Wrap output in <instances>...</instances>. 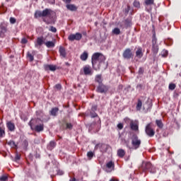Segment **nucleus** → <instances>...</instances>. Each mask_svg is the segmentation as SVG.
Here are the masks:
<instances>
[{
	"label": "nucleus",
	"instance_id": "obj_1",
	"mask_svg": "<svg viewBox=\"0 0 181 181\" xmlns=\"http://www.w3.org/2000/svg\"><path fill=\"white\" fill-rule=\"evenodd\" d=\"M52 12L53 11L50 8H45L42 11L37 10L35 12L34 18L35 19H37L38 18H51Z\"/></svg>",
	"mask_w": 181,
	"mask_h": 181
},
{
	"label": "nucleus",
	"instance_id": "obj_2",
	"mask_svg": "<svg viewBox=\"0 0 181 181\" xmlns=\"http://www.w3.org/2000/svg\"><path fill=\"white\" fill-rule=\"evenodd\" d=\"M92 66L94 67L95 64H97V62L99 61V63H104L105 62V56H104L102 53L95 52L92 55Z\"/></svg>",
	"mask_w": 181,
	"mask_h": 181
},
{
	"label": "nucleus",
	"instance_id": "obj_3",
	"mask_svg": "<svg viewBox=\"0 0 181 181\" xmlns=\"http://www.w3.org/2000/svg\"><path fill=\"white\" fill-rule=\"evenodd\" d=\"M141 168L144 171L148 170L150 173H156V168L152 165V163H151V162H146V161L143 162Z\"/></svg>",
	"mask_w": 181,
	"mask_h": 181
},
{
	"label": "nucleus",
	"instance_id": "obj_4",
	"mask_svg": "<svg viewBox=\"0 0 181 181\" xmlns=\"http://www.w3.org/2000/svg\"><path fill=\"white\" fill-rule=\"evenodd\" d=\"M141 144H142V141L140 140L139 137L136 134H134L132 136V149H139L141 146Z\"/></svg>",
	"mask_w": 181,
	"mask_h": 181
},
{
	"label": "nucleus",
	"instance_id": "obj_5",
	"mask_svg": "<svg viewBox=\"0 0 181 181\" xmlns=\"http://www.w3.org/2000/svg\"><path fill=\"white\" fill-rule=\"evenodd\" d=\"M158 39H156V34H153L152 38V52L154 54H158L159 52V47L156 45Z\"/></svg>",
	"mask_w": 181,
	"mask_h": 181
},
{
	"label": "nucleus",
	"instance_id": "obj_6",
	"mask_svg": "<svg viewBox=\"0 0 181 181\" xmlns=\"http://www.w3.org/2000/svg\"><path fill=\"white\" fill-rule=\"evenodd\" d=\"M145 132L148 136H150V138L155 136V130L152 128V124H151V123H148L146 126Z\"/></svg>",
	"mask_w": 181,
	"mask_h": 181
},
{
	"label": "nucleus",
	"instance_id": "obj_7",
	"mask_svg": "<svg viewBox=\"0 0 181 181\" xmlns=\"http://www.w3.org/2000/svg\"><path fill=\"white\" fill-rule=\"evenodd\" d=\"M122 57L124 59H127V60H129L130 59H132L134 57V54H132V51L129 48H127L122 54Z\"/></svg>",
	"mask_w": 181,
	"mask_h": 181
},
{
	"label": "nucleus",
	"instance_id": "obj_8",
	"mask_svg": "<svg viewBox=\"0 0 181 181\" xmlns=\"http://www.w3.org/2000/svg\"><path fill=\"white\" fill-rule=\"evenodd\" d=\"M81 37H83V35H81L80 33H76V34H71L68 37V39L71 42H74V40H81Z\"/></svg>",
	"mask_w": 181,
	"mask_h": 181
},
{
	"label": "nucleus",
	"instance_id": "obj_9",
	"mask_svg": "<svg viewBox=\"0 0 181 181\" xmlns=\"http://www.w3.org/2000/svg\"><path fill=\"white\" fill-rule=\"evenodd\" d=\"M96 91L97 93H100V94H103L108 91V88L107 87V86L104 85L103 83H100L98 86L96 88Z\"/></svg>",
	"mask_w": 181,
	"mask_h": 181
},
{
	"label": "nucleus",
	"instance_id": "obj_10",
	"mask_svg": "<svg viewBox=\"0 0 181 181\" xmlns=\"http://www.w3.org/2000/svg\"><path fill=\"white\" fill-rule=\"evenodd\" d=\"M42 121L39 118H33L30 119V121L28 122L29 127H30V129H33L35 127H37L39 122Z\"/></svg>",
	"mask_w": 181,
	"mask_h": 181
},
{
	"label": "nucleus",
	"instance_id": "obj_11",
	"mask_svg": "<svg viewBox=\"0 0 181 181\" xmlns=\"http://www.w3.org/2000/svg\"><path fill=\"white\" fill-rule=\"evenodd\" d=\"M62 129H69L71 131L73 129V124L67 122L66 120H63L61 124Z\"/></svg>",
	"mask_w": 181,
	"mask_h": 181
},
{
	"label": "nucleus",
	"instance_id": "obj_12",
	"mask_svg": "<svg viewBox=\"0 0 181 181\" xmlns=\"http://www.w3.org/2000/svg\"><path fill=\"white\" fill-rule=\"evenodd\" d=\"M83 74H85V76H93V69L90 65L83 66Z\"/></svg>",
	"mask_w": 181,
	"mask_h": 181
},
{
	"label": "nucleus",
	"instance_id": "obj_13",
	"mask_svg": "<svg viewBox=\"0 0 181 181\" xmlns=\"http://www.w3.org/2000/svg\"><path fill=\"white\" fill-rule=\"evenodd\" d=\"M57 66L56 65H53V64H45L44 65V70H45V71H49V70L50 71H56L57 70Z\"/></svg>",
	"mask_w": 181,
	"mask_h": 181
},
{
	"label": "nucleus",
	"instance_id": "obj_14",
	"mask_svg": "<svg viewBox=\"0 0 181 181\" xmlns=\"http://www.w3.org/2000/svg\"><path fill=\"white\" fill-rule=\"evenodd\" d=\"M8 32V28L5 25H0V37H5V34Z\"/></svg>",
	"mask_w": 181,
	"mask_h": 181
},
{
	"label": "nucleus",
	"instance_id": "obj_15",
	"mask_svg": "<svg viewBox=\"0 0 181 181\" xmlns=\"http://www.w3.org/2000/svg\"><path fill=\"white\" fill-rule=\"evenodd\" d=\"M45 129V124L43 123L37 124L32 131H35V132H42Z\"/></svg>",
	"mask_w": 181,
	"mask_h": 181
},
{
	"label": "nucleus",
	"instance_id": "obj_16",
	"mask_svg": "<svg viewBox=\"0 0 181 181\" xmlns=\"http://www.w3.org/2000/svg\"><path fill=\"white\" fill-rule=\"evenodd\" d=\"M6 127L10 132H14L15 129H16L15 124L11 121L6 122Z\"/></svg>",
	"mask_w": 181,
	"mask_h": 181
},
{
	"label": "nucleus",
	"instance_id": "obj_17",
	"mask_svg": "<svg viewBox=\"0 0 181 181\" xmlns=\"http://www.w3.org/2000/svg\"><path fill=\"white\" fill-rule=\"evenodd\" d=\"M42 45H45V41L43 40V37H38L37 38V41L35 43V47H39V46H42Z\"/></svg>",
	"mask_w": 181,
	"mask_h": 181
},
{
	"label": "nucleus",
	"instance_id": "obj_18",
	"mask_svg": "<svg viewBox=\"0 0 181 181\" xmlns=\"http://www.w3.org/2000/svg\"><path fill=\"white\" fill-rule=\"evenodd\" d=\"M136 57H137V59H142V57H144V52H142L141 47L137 48V50L136 51Z\"/></svg>",
	"mask_w": 181,
	"mask_h": 181
},
{
	"label": "nucleus",
	"instance_id": "obj_19",
	"mask_svg": "<svg viewBox=\"0 0 181 181\" xmlns=\"http://www.w3.org/2000/svg\"><path fill=\"white\" fill-rule=\"evenodd\" d=\"M45 45L48 49H50V47H54L56 45V40L54 41H47L45 42Z\"/></svg>",
	"mask_w": 181,
	"mask_h": 181
},
{
	"label": "nucleus",
	"instance_id": "obj_20",
	"mask_svg": "<svg viewBox=\"0 0 181 181\" xmlns=\"http://www.w3.org/2000/svg\"><path fill=\"white\" fill-rule=\"evenodd\" d=\"M103 75L98 74L95 76V82L98 83V84H103Z\"/></svg>",
	"mask_w": 181,
	"mask_h": 181
},
{
	"label": "nucleus",
	"instance_id": "obj_21",
	"mask_svg": "<svg viewBox=\"0 0 181 181\" xmlns=\"http://www.w3.org/2000/svg\"><path fill=\"white\" fill-rule=\"evenodd\" d=\"M59 52L62 57L66 58V56H67V54L66 53V49L64 47L62 46L59 47Z\"/></svg>",
	"mask_w": 181,
	"mask_h": 181
},
{
	"label": "nucleus",
	"instance_id": "obj_22",
	"mask_svg": "<svg viewBox=\"0 0 181 181\" xmlns=\"http://www.w3.org/2000/svg\"><path fill=\"white\" fill-rule=\"evenodd\" d=\"M66 8L68 11H71V12H76V11L78 9L77 6H76L74 4H67Z\"/></svg>",
	"mask_w": 181,
	"mask_h": 181
},
{
	"label": "nucleus",
	"instance_id": "obj_23",
	"mask_svg": "<svg viewBox=\"0 0 181 181\" xmlns=\"http://www.w3.org/2000/svg\"><path fill=\"white\" fill-rule=\"evenodd\" d=\"M80 59H81V60H82V62H86V60H87V59H88V52H87V51L83 52L81 54Z\"/></svg>",
	"mask_w": 181,
	"mask_h": 181
},
{
	"label": "nucleus",
	"instance_id": "obj_24",
	"mask_svg": "<svg viewBox=\"0 0 181 181\" xmlns=\"http://www.w3.org/2000/svg\"><path fill=\"white\" fill-rule=\"evenodd\" d=\"M57 112H59V107H53L50 110L49 114H50V115H52V117H57Z\"/></svg>",
	"mask_w": 181,
	"mask_h": 181
},
{
	"label": "nucleus",
	"instance_id": "obj_25",
	"mask_svg": "<svg viewBox=\"0 0 181 181\" xmlns=\"http://www.w3.org/2000/svg\"><path fill=\"white\" fill-rule=\"evenodd\" d=\"M130 128L131 129H132V131H138V129H139L138 124H136L134 121H132L130 122Z\"/></svg>",
	"mask_w": 181,
	"mask_h": 181
},
{
	"label": "nucleus",
	"instance_id": "obj_26",
	"mask_svg": "<svg viewBox=\"0 0 181 181\" xmlns=\"http://www.w3.org/2000/svg\"><path fill=\"white\" fill-rule=\"evenodd\" d=\"M6 133L5 132V127L0 124V138H5Z\"/></svg>",
	"mask_w": 181,
	"mask_h": 181
},
{
	"label": "nucleus",
	"instance_id": "obj_27",
	"mask_svg": "<svg viewBox=\"0 0 181 181\" xmlns=\"http://www.w3.org/2000/svg\"><path fill=\"white\" fill-rule=\"evenodd\" d=\"M124 25H125L126 28H131V26H132V18H127L125 20Z\"/></svg>",
	"mask_w": 181,
	"mask_h": 181
},
{
	"label": "nucleus",
	"instance_id": "obj_28",
	"mask_svg": "<svg viewBox=\"0 0 181 181\" xmlns=\"http://www.w3.org/2000/svg\"><path fill=\"white\" fill-rule=\"evenodd\" d=\"M133 6L136 9H141V3L138 0H134L133 2Z\"/></svg>",
	"mask_w": 181,
	"mask_h": 181
},
{
	"label": "nucleus",
	"instance_id": "obj_29",
	"mask_svg": "<svg viewBox=\"0 0 181 181\" xmlns=\"http://www.w3.org/2000/svg\"><path fill=\"white\" fill-rule=\"evenodd\" d=\"M141 108H142V100L139 99L137 101L136 107V111H141Z\"/></svg>",
	"mask_w": 181,
	"mask_h": 181
},
{
	"label": "nucleus",
	"instance_id": "obj_30",
	"mask_svg": "<svg viewBox=\"0 0 181 181\" xmlns=\"http://www.w3.org/2000/svg\"><path fill=\"white\" fill-rule=\"evenodd\" d=\"M117 156L119 158H124L125 156V151L124 149H119L117 151Z\"/></svg>",
	"mask_w": 181,
	"mask_h": 181
},
{
	"label": "nucleus",
	"instance_id": "obj_31",
	"mask_svg": "<svg viewBox=\"0 0 181 181\" xmlns=\"http://www.w3.org/2000/svg\"><path fill=\"white\" fill-rule=\"evenodd\" d=\"M144 4L146 6H151V5H155V0H145Z\"/></svg>",
	"mask_w": 181,
	"mask_h": 181
},
{
	"label": "nucleus",
	"instance_id": "obj_32",
	"mask_svg": "<svg viewBox=\"0 0 181 181\" xmlns=\"http://www.w3.org/2000/svg\"><path fill=\"white\" fill-rule=\"evenodd\" d=\"M56 145H57V144L55 143V141H52L49 142V145L48 148L50 151H52V149H54V148H56Z\"/></svg>",
	"mask_w": 181,
	"mask_h": 181
},
{
	"label": "nucleus",
	"instance_id": "obj_33",
	"mask_svg": "<svg viewBox=\"0 0 181 181\" xmlns=\"http://www.w3.org/2000/svg\"><path fill=\"white\" fill-rule=\"evenodd\" d=\"M156 124L157 127H158V128H160V129L163 128V122H162V120L156 119Z\"/></svg>",
	"mask_w": 181,
	"mask_h": 181
},
{
	"label": "nucleus",
	"instance_id": "obj_34",
	"mask_svg": "<svg viewBox=\"0 0 181 181\" xmlns=\"http://www.w3.org/2000/svg\"><path fill=\"white\" fill-rule=\"evenodd\" d=\"M27 57L29 59V62H33L35 60V57L29 52L27 53Z\"/></svg>",
	"mask_w": 181,
	"mask_h": 181
},
{
	"label": "nucleus",
	"instance_id": "obj_35",
	"mask_svg": "<svg viewBox=\"0 0 181 181\" xmlns=\"http://www.w3.org/2000/svg\"><path fill=\"white\" fill-rule=\"evenodd\" d=\"M7 145H9L11 148H16V144L12 140L7 142Z\"/></svg>",
	"mask_w": 181,
	"mask_h": 181
},
{
	"label": "nucleus",
	"instance_id": "obj_36",
	"mask_svg": "<svg viewBox=\"0 0 181 181\" xmlns=\"http://www.w3.org/2000/svg\"><path fill=\"white\" fill-rule=\"evenodd\" d=\"M93 156H94V153L93 151H88L87 153V157L88 158V159L90 160H91V159H93Z\"/></svg>",
	"mask_w": 181,
	"mask_h": 181
},
{
	"label": "nucleus",
	"instance_id": "obj_37",
	"mask_svg": "<svg viewBox=\"0 0 181 181\" xmlns=\"http://www.w3.org/2000/svg\"><path fill=\"white\" fill-rule=\"evenodd\" d=\"M129 11H131V6L127 5V8H125L124 10V15H128V13H129Z\"/></svg>",
	"mask_w": 181,
	"mask_h": 181
},
{
	"label": "nucleus",
	"instance_id": "obj_38",
	"mask_svg": "<svg viewBox=\"0 0 181 181\" xmlns=\"http://www.w3.org/2000/svg\"><path fill=\"white\" fill-rule=\"evenodd\" d=\"M168 54H169V52H168L166 49L163 50L161 52L162 57H167Z\"/></svg>",
	"mask_w": 181,
	"mask_h": 181
},
{
	"label": "nucleus",
	"instance_id": "obj_39",
	"mask_svg": "<svg viewBox=\"0 0 181 181\" xmlns=\"http://www.w3.org/2000/svg\"><path fill=\"white\" fill-rule=\"evenodd\" d=\"M169 90H171L172 91H173V90H175V88H176V84L175 83H170L169 86H168Z\"/></svg>",
	"mask_w": 181,
	"mask_h": 181
},
{
	"label": "nucleus",
	"instance_id": "obj_40",
	"mask_svg": "<svg viewBox=\"0 0 181 181\" xmlns=\"http://www.w3.org/2000/svg\"><path fill=\"white\" fill-rule=\"evenodd\" d=\"M90 114L91 118H96V117H98V115L93 110H90Z\"/></svg>",
	"mask_w": 181,
	"mask_h": 181
},
{
	"label": "nucleus",
	"instance_id": "obj_41",
	"mask_svg": "<svg viewBox=\"0 0 181 181\" xmlns=\"http://www.w3.org/2000/svg\"><path fill=\"white\" fill-rule=\"evenodd\" d=\"M112 166H114V164L112 163V161H109L106 164V168H107V169H111Z\"/></svg>",
	"mask_w": 181,
	"mask_h": 181
},
{
	"label": "nucleus",
	"instance_id": "obj_42",
	"mask_svg": "<svg viewBox=\"0 0 181 181\" xmlns=\"http://www.w3.org/2000/svg\"><path fill=\"white\" fill-rule=\"evenodd\" d=\"M49 32H52V33H56L57 32V29L56 27L50 26L49 28Z\"/></svg>",
	"mask_w": 181,
	"mask_h": 181
},
{
	"label": "nucleus",
	"instance_id": "obj_43",
	"mask_svg": "<svg viewBox=\"0 0 181 181\" xmlns=\"http://www.w3.org/2000/svg\"><path fill=\"white\" fill-rule=\"evenodd\" d=\"M14 160H15V162H18V160H21V154L17 153L14 158Z\"/></svg>",
	"mask_w": 181,
	"mask_h": 181
},
{
	"label": "nucleus",
	"instance_id": "obj_44",
	"mask_svg": "<svg viewBox=\"0 0 181 181\" xmlns=\"http://www.w3.org/2000/svg\"><path fill=\"white\" fill-rule=\"evenodd\" d=\"M121 33V30L118 28L114 29V35H119Z\"/></svg>",
	"mask_w": 181,
	"mask_h": 181
},
{
	"label": "nucleus",
	"instance_id": "obj_45",
	"mask_svg": "<svg viewBox=\"0 0 181 181\" xmlns=\"http://www.w3.org/2000/svg\"><path fill=\"white\" fill-rule=\"evenodd\" d=\"M0 181H8V175H1L0 177Z\"/></svg>",
	"mask_w": 181,
	"mask_h": 181
},
{
	"label": "nucleus",
	"instance_id": "obj_46",
	"mask_svg": "<svg viewBox=\"0 0 181 181\" xmlns=\"http://www.w3.org/2000/svg\"><path fill=\"white\" fill-rule=\"evenodd\" d=\"M10 23H11L12 25L16 23V18L13 17L10 18Z\"/></svg>",
	"mask_w": 181,
	"mask_h": 181
},
{
	"label": "nucleus",
	"instance_id": "obj_47",
	"mask_svg": "<svg viewBox=\"0 0 181 181\" xmlns=\"http://www.w3.org/2000/svg\"><path fill=\"white\" fill-rule=\"evenodd\" d=\"M21 43L22 45H26V43H28V39H26L25 37H23Z\"/></svg>",
	"mask_w": 181,
	"mask_h": 181
},
{
	"label": "nucleus",
	"instance_id": "obj_48",
	"mask_svg": "<svg viewBox=\"0 0 181 181\" xmlns=\"http://www.w3.org/2000/svg\"><path fill=\"white\" fill-rule=\"evenodd\" d=\"M28 145H29V143L28 142V140H24L23 142V146L25 148H28Z\"/></svg>",
	"mask_w": 181,
	"mask_h": 181
},
{
	"label": "nucleus",
	"instance_id": "obj_49",
	"mask_svg": "<svg viewBox=\"0 0 181 181\" xmlns=\"http://www.w3.org/2000/svg\"><path fill=\"white\" fill-rule=\"evenodd\" d=\"M144 71H145V70L144 69V68L140 67L139 69V74L142 75V74H144Z\"/></svg>",
	"mask_w": 181,
	"mask_h": 181
},
{
	"label": "nucleus",
	"instance_id": "obj_50",
	"mask_svg": "<svg viewBox=\"0 0 181 181\" xmlns=\"http://www.w3.org/2000/svg\"><path fill=\"white\" fill-rule=\"evenodd\" d=\"M97 108H98L97 105H94L92 106L90 111H93V112H94L97 111Z\"/></svg>",
	"mask_w": 181,
	"mask_h": 181
},
{
	"label": "nucleus",
	"instance_id": "obj_51",
	"mask_svg": "<svg viewBox=\"0 0 181 181\" xmlns=\"http://www.w3.org/2000/svg\"><path fill=\"white\" fill-rule=\"evenodd\" d=\"M57 175H59V176H62V175H64V172L63 170H58Z\"/></svg>",
	"mask_w": 181,
	"mask_h": 181
},
{
	"label": "nucleus",
	"instance_id": "obj_52",
	"mask_svg": "<svg viewBox=\"0 0 181 181\" xmlns=\"http://www.w3.org/2000/svg\"><path fill=\"white\" fill-rule=\"evenodd\" d=\"M117 128L118 129H122V128H124V124L122 123H119L117 124Z\"/></svg>",
	"mask_w": 181,
	"mask_h": 181
},
{
	"label": "nucleus",
	"instance_id": "obj_53",
	"mask_svg": "<svg viewBox=\"0 0 181 181\" xmlns=\"http://www.w3.org/2000/svg\"><path fill=\"white\" fill-rule=\"evenodd\" d=\"M129 88H131V86H129L124 88V92L125 93V94H127V93H128V91H129Z\"/></svg>",
	"mask_w": 181,
	"mask_h": 181
},
{
	"label": "nucleus",
	"instance_id": "obj_54",
	"mask_svg": "<svg viewBox=\"0 0 181 181\" xmlns=\"http://www.w3.org/2000/svg\"><path fill=\"white\" fill-rule=\"evenodd\" d=\"M122 88H123V86L122 85H119L117 88V91L118 93H121V91H122Z\"/></svg>",
	"mask_w": 181,
	"mask_h": 181
},
{
	"label": "nucleus",
	"instance_id": "obj_55",
	"mask_svg": "<svg viewBox=\"0 0 181 181\" xmlns=\"http://www.w3.org/2000/svg\"><path fill=\"white\" fill-rule=\"evenodd\" d=\"M55 88H57V90H62V85L59 83L55 85Z\"/></svg>",
	"mask_w": 181,
	"mask_h": 181
},
{
	"label": "nucleus",
	"instance_id": "obj_56",
	"mask_svg": "<svg viewBox=\"0 0 181 181\" xmlns=\"http://www.w3.org/2000/svg\"><path fill=\"white\" fill-rule=\"evenodd\" d=\"M48 2L51 5H54V4H56V0H48Z\"/></svg>",
	"mask_w": 181,
	"mask_h": 181
},
{
	"label": "nucleus",
	"instance_id": "obj_57",
	"mask_svg": "<svg viewBox=\"0 0 181 181\" xmlns=\"http://www.w3.org/2000/svg\"><path fill=\"white\" fill-rule=\"evenodd\" d=\"M137 88H139L140 90H142V88H144V85L143 84L137 85Z\"/></svg>",
	"mask_w": 181,
	"mask_h": 181
},
{
	"label": "nucleus",
	"instance_id": "obj_58",
	"mask_svg": "<svg viewBox=\"0 0 181 181\" xmlns=\"http://www.w3.org/2000/svg\"><path fill=\"white\" fill-rule=\"evenodd\" d=\"M151 108H152V103H150L149 107L147 108V111H151Z\"/></svg>",
	"mask_w": 181,
	"mask_h": 181
},
{
	"label": "nucleus",
	"instance_id": "obj_59",
	"mask_svg": "<svg viewBox=\"0 0 181 181\" xmlns=\"http://www.w3.org/2000/svg\"><path fill=\"white\" fill-rule=\"evenodd\" d=\"M43 21L45 22L47 25L50 24V21H47L46 19H44Z\"/></svg>",
	"mask_w": 181,
	"mask_h": 181
},
{
	"label": "nucleus",
	"instance_id": "obj_60",
	"mask_svg": "<svg viewBox=\"0 0 181 181\" xmlns=\"http://www.w3.org/2000/svg\"><path fill=\"white\" fill-rule=\"evenodd\" d=\"M64 2H65V4H70V2H71V0H64Z\"/></svg>",
	"mask_w": 181,
	"mask_h": 181
},
{
	"label": "nucleus",
	"instance_id": "obj_61",
	"mask_svg": "<svg viewBox=\"0 0 181 181\" xmlns=\"http://www.w3.org/2000/svg\"><path fill=\"white\" fill-rule=\"evenodd\" d=\"M77 180H76V177H74V178H71L69 180V181H76Z\"/></svg>",
	"mask_w": 181,
	"mask_h": 181
},
{
	"label": "nucleus",
	"instance_id": "obj_62",
	"mask_svg": "<svg viewBox=\"0 0 181 181\" xmlns=\"http://www.w3.org/2000/svg\"><path fill=\"white\" fill-rule=\"evenodd\" d=\"M2 62V56L0 55V63Z\"/></svg>",
	"mask_w": 181,
	"mask_h": 181
},
{
	"label": "nucleus",
	"instance_id": "obj_63",
	"mask_svg": "<svg viewBox=\"0 0 181 181\" xmlns=\"http://www.w3.org/2000/svg\"><path fill=\"white\" fill-rule=\"evenodd\" d=\"M114 181H119V180L115 179Z\"/></svg>",
	"mask_w": 181,
	"mask_h": 181
},
{
	"label": "nucleus",
	"instance_id": "obj_64",
	"mask_svg": "<svg viewBox=\"0 0 181 181\" xmlns=\"http://www.w3.org/2000/svg\"><path fill=\"white\" fill-rule=\"evenodd\" d=\"M38 113H39V112H38V111H37V112H36V115H37V114H38Z\"/></svg>",
	"mask_w": 181,
	"mask_h": 181
}]
</instances>
